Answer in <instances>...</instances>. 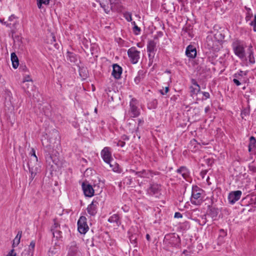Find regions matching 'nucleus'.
<instances>
[{"mask_svg":"<svg viewBox=\"0 0 256 256\" xmlns=\"http://www.w3.org/2000/svg\"><path fill=\"white\" fill-rule=\"evenodd\" d=\"M42 145L44 148L45 158L47 162L50 164L52 162L54 164L58 166L59 160L56 154L57 152L54 153V148L60 144V136L58 131L53 129L50 132V135L46 134L42 136Z\"/></svg>","mask_w":256,"mask_h":256,"instance_id":"obj_1","label":"nucleus"},{"mask_svg":"<svg viewBox=\"0 0 256 256\" xmlns=\"http://www.w3.org/2000/svg\"><path fill=\"white\" fill-rule=\"evenodd\" d=\"M68 249L67 256H81L80 244L76 243V242H71L68 246Z\"/></svg>","mask_w":256,"mask_h":256,"instance_id":"obj_9","label":"nucleus"},{"mask_svg":"<svg viewBox=\"0 0 256 256\" xmlns=\"http://www.w3.org/2000/svg\"><path fill=\"white\" fill-rule=\"evenodd\" d=\"M108 222L110 223H116L118 226L121 224L120 217L117 214H114L110 216L108 219Z\"/></svg>","mask_w":256,"mask_h":256,"instance_id":"obj_23","label":"nucleus"},{"mask_svg":"<svg viewBox=\"0 0 256 256\" xmlns=\"http://www.w3.org/2000/svg\"><path fill=\"white\" fill-rule=\"evenodd\" d=\"M232 46L234 54L239 58L243 60L246 58L245 46L244 44L238 40H234Z\"/></svg>","mask_w":256,"mask_h":256,"instance_id":"obj_3","label":"nucleus"},{"mask_svg":"<svg viewBox=\"0 0 256 256\" xmlns=\"http://www.w3.org/2000/svg\"><path fill=\"white\" fill-rule=\"evenodd\" d=\"M78 56L72 52L68 51L66 52V58L70 62L76 63L78 61Z\"/></svg>","mask_w":256,"mask_h":256,"instance_id":"obj_25","label":"nucleus"},{"mask_svg":"<svg viewBox=\"0 0 256 256\" xmlns=\"http://www.w3.org/2000/svg\"><path fill=\"white\" fill-rule=\"evenodd\" d=\"M34 247H35V242L34 240H32L30 242V244L29 245V246H28V255L32 256V254H33V252L34 251Z\"/></svg>","mask_w":256,"mask_h":256,"instance_id":"obj_31","label":"nucleus"},{"mask_svg":"<svg viewBox=\"0 0 256 256\" xmlns=\"http://www.w3.org/2000/svg\"><path fill=\"white\" fill-rule=\"evenodd\" d=\"M128 55L130 62L132 64H136L140 58V52L136 47L132 46L128 50Z\"/></svg>","mask_w":256,"mask_h":256,"instance_id":"obj_7","label":"nucleus"},{"mask_svg":"<svg viewBox=\"0 0 256 256\" xmlns=\"http://www.w3.org/2000/svg\"><path fill=\"white\" fill-rule=\"evenodd\" d=\"M140 28L138 27V26H135L133 27V32L136 35H138L140 34Z\"/></svg>","mask_w":256,"mask_h":256,"instance_id":"obj_43","label":"nucleus"},{"mask_svg":"<svg viewBox=\"0 0 256 256\" xmlns=\"http://www.w3.org/2000/svg\"><path fill=\"white\" fill-rule=\"evenodd\" d=\"M97 1L105 12L108 14L112 10V4L114 3L116 0H98Z\"/></svg>","mask_w":256,"mask_h":256,"instance_id":"obj_13","label":"nucleus"},{"mask_svg":"<svg viewBox=\"0 0 256 256\" xmlns=\"http://www.w3.org/2000/svg\"><path fill=\"white\" fill-rule=\"evenodd\" d=\"M114 143L116 144L117 146H120L122 148L124 147L126 144L125 142L122 141V140H119L117 142H114Z\"/></svg>","mask_w":256,"mask_h":256,"instance_id":"obj_47","label":"nucleus"},{"mask_svg":"<svg viewBox=\"0 0 256 256\" xmlns=\"http://www.w3.org/2000/svg\"><path fill=\"white\" fill-rule=\"evenodd\" d=\"M185 53L189 58L194 59L196 56V48L193 45L190 44L186 47Z\"/></svg>","mask_w":256,"mask_h":256,"instance_id":"obj_18","label":"nucleus"},{"mask_svg":"<svg viewBox=\"0 0 256 256\" xmlns=\"http://www.w3.org/2000/svg\"><path fill=\"white\" fill-rule=\"evenodd\" d=\"M176 172L182 175V178L187 180L188 178H189L190 172L189 170L185 166H182L178 168Z\"/></svg>","mask_w":256,"mask_h":256,"instance_id":"obj_21","label":"nucleus"},{"mask_svg":"<svg viewBox=\"0 0 256 256\" xmlns=\"http://www.w3.org/2000/svg\"><path fill=\"white\" fill-rule=\"evenodd\" d=\"M82 189L84 194L87 197H92L94 194V190L90 184L84 182L82 185Z\"/></svg>","mask_w":256,"mask_h":256,"instance_id":"obj_15","label":"nucleus"},{"mask_svg":"<svg viewBox=\"0 0 256 256\" xmlns=\"http://www.w3.org/2000/svg\"><path fill=\"white\" fill-rule=\"evenodd\" d=\"M201 218H202V220H206L207 222V220H206V214H203L202 216H201Z\"/></svg>","mask_w":256,"mask_h":256,"instance_id":"obj_62","label":"nucleus"},{"mask_svg":"<svg viewBox=\"0 0 256 256\" xmlns=\"http://www.w3.org/2000/svg\"><path fill=\"white\" fill-rule=\"evenodd\" d=\"M168 91H169V88L168 86H166L165 88V92H164L163 90H160V93L161 94L164 95L165 94L168 93Z\"/></svg>","mask_w":256,"mask_h":256,"instance_id":"obj_51","label":"nucleus"},{"mask_svg":"<svg viewBox=\"0 0 256 256\" xmlns=\"http://www.w3.org/2000/svg\"><path fill=\"white\" fill-rule=\"evenodd\" d=\"M112 170L114 172H116L118 173H120L122 171V168H120L118 164H116L114 167L112 168Z\"/></svg>","mask_w":256,"mask_h":256,"instance_id":"obj_46","label":"nucleus"},{"mask_svg":"<svg viewBox=\"0 0 256 256\" xmlns=\"http://www.w3.org/2000/svg\"><path fill=\"white\" fill-rule=\"evenodd\" d=\"M248 168L250 171L252 172H256V166L252 164H250L249 165Z\"/></svg>","mask_w":256,"mask_h":256,"instance_id":"obj_49","label":"nucleus"},{"mask_svg":"<svg viewBox=\"0 0 256 256\" xmlns=\"http://www.w3.org/2000/svg\"><path fill=\"white\" fill-rule=\"evenodd\" d=\"M130 243L134 245V246H136L137 244V240H136V238L134 236L132 235L130 236Z\"/></svg>","mask_w":256,"mask_h":256,"instance_id":"obj_38","label":"nucleus"},{"mask_svg":"<svg viewBox=\"0 0 256 256\" xmlns=\"http://www.w3.org/2000/svg\"><path fill=\"white\" fill-rule=\"evenodd\" d=\"M242 194V192L240 190L232 191L230 192L228 196V200L230 204H235L240 199Z\"/></svg>","mask_w":256,"mask_h":256,"instance_id":"obj_14","label":"nucleus"},{"mask_svg":"<svg viewBox=\"0 0 256 256\" xmlns=\"http://www.w3.org/2000/svg\"><path fill=\"white\" fill-rule=\"evenodd\" d=\"M156 42L153 40H150L148 42L146 50L148 52V66H150L153 62L156 52Z\"/></svg>","mask_w":256,"mask_h":256,"instance_id":"obj_5","label":"nucleus"},{"mask_svg":"<svg viewBox=\"0 0 256 256\" xmlns=\"http://www.w3.org/2000/svg\"><path fill=\"white\" fill-rule=\"evenodd\" d=\"M191 83L194 86L196 87L200 86V85L197 82L196 80L194 78L191 79Z\"/></svg>","mask_w":256,"mask_h":256,"instance_id":"obj_52","label":"nucleus"},{"mask_svg":"<svg viewBox=\"0 0 256 256\" xmlns=\"http://www.w3.org/2000/svg\"><path fill=\"white\" fill-rule=\"evenodd\" d=\"M50 3V0H37V5L38 8H41L42 4L48 5Z\"/></svg>","mask_w":256,"mask_h":256,"instance_id":"obj_35","label":"nucleus"},{"mask_svg":"<svg viewBox=\"0 0 256 256\" xmlns=\"http://www.w3.org/2000/svg\"><path fill=\"white\" fill-rule=\"evenodd\" d=\"M15 118H14V114H12V116H9L8 118V122H9L12 126H13Z\"/></svg>","mask_w":256,"mask_h":256,"instance_id":"obj_39","label":"nucleus"},{"mask_svg":"<svg viewBox=\"0 0 256 256\" xmlns=\"http://www.w3.org/2000/svg\"><path fill=\"white\" fill-rule=\"evenodd\" d=\"M219 213L218 209L212 206H208L207 214L210 216L213 220H218V214Z\"/></svg>","mask_w":256,"mask_h":256,"instance_id":"obj_20","label":"nucleus"},{"mask_svg":"<svg viewBox=\"0 0 256 256\" xmlns=\"http://www.w3.org/2000/svg\"><path fill=\"white\" fill-rule=\"evenodd\" d=\"M216 42H222L224 38V36L218 32H216L212 36Z\"/></svg>","mask_w":256,"mask_h":256,"instance_id":"obj_30","label":"nucleus"},{"mask_svg":"<svg viewBox=\"0 0 256 256\" xmlns=\"http://www.w3.org/2000/svg\"><path fill=\"white\" fill-rule=\"evenodd\" d=\"M206 221L205 220H202V222H200L199 224L200 225V226H204L206 223Z\"/></svg>","mask_w":256,"mask_h":256,"instance_id":"obj_64","label":"nucleus"},{"mask_svg":"<svg viewBox=\"0 0 256 256\" xmlns=\"http://www.w3.org/2000/svg\"><path fill=\"white\" fill-rule=\"evenodd\" d=\"M210 110V107L209 106H207L206 107L205 109H204V112L205 113H208Z\"/></svg>","mask_w":256,"mask_h":256,"instance_id":"obj_63","label":"nucleus"},{"mask_svg":"<svg viewBox=\"0 0 256 256\" xmlns=\"http://www.w3.org/2000/svg\"><path fill=\"white\" fill-rule=\"evenodd\" d=\"M158 102L157 100L153 99L148 103V106L150 108H156L157 107Z\"/></svg>","mask_w":256,"mask_h":256,"instance_id":"obj_36","label":"nucleus"},{"mask_svg":"<svg viewBox=\"0 0 256 256\" xmlns=\"http://www.w3.org/2000/svg\"><path fill=\"white\" fill-rule=\"evenodd\" d=\"M163 36V32L161 31L158 32H156V35L155 36L154 38H160Z\"/></svg>","mask_w":256,"mask_h":256,"instance_id":"obj_54","label":"nucleus"},{"mask_svg":"<svg viewBox=\"0 0 256 256\" xmlns=\"http://www.w3.org/2000/svg\"><path fill=\"white\" fill-rule=\"evenodd\" d=\"M56 248H51L48 252V256H54V255L57 252Z\"/></svg>","mask_w":256,"mask_h":256,"instance_id":"obj_41","label":"nucleus"},{"mask_svg":"<svg viewBox=\"0 0 256 256\" xmlns=\"http://www.w3.org/2000/svg\"><path fill=\"white\" fill-rule=\"evenodd\" d=\"M32 81V79L30 78V76H26L24 78L23 80V82H30Z\"/></svg>","mask_w":256,"mask_h":256,"instance_id":"obj_59","label":"nucleus"},{"mask_svg":"<svg viewBox=\"0 0 256 256\" xmlns=\"http://www.w3.org/2000/svg\"><path fill=\"white\" fill-rule=\"evenodd\" d=\"M138 102L135 98H132L130 102L129 112L131 114V116L136 118L140 114V110L138 107Z\"/></svg>","mask_w":256,"mask_h":256,"instance_id":"obj_10","label":"nucleus"},{"mask_svg":"<svg viewBox=\"0 0 256 256\" xmlns=\"http://www.w3.org/2000/svg\"><path fill=\"white\" fill-rule=\"evenodd\" d=\"M30 154H31L32 156H33V158H32L38 159V157L36 156V150H34V148H32Z\"/></svg>","mask_w":256,"mask_h":256,"instance_id":"obj_50","label":"nucleus"},{"mask_svg":"<svg viewBox=\"0 0 256 256\" xmlns=\"http://www.w3.org/2000/svg\"><path fill=\"white\" fill-rule=\"evenodd\" d=\"M248 145L250 146H252L253 148H256V140L255 138L253 136H251L250 138V143Z\"/></svg>","mask_w":256,"mask_h":256,"instance_id":"obj_37","label":"nucleus"},{"mask_svg":"<svg viewBox=\"0 0 256 256\" xmlns=\"http://www.w3.org/2000/svg\"><path fill=\"white\" fill-rule=\"evenodd\" d=\"M159 172H155L150 170H142V171L138 172L136 175L140 178H152L154 175L159 174Z\"/></svg>","mask_w":256,"mask_h":256,"instance_id":"obj_17","label":"nucleus"},{"mask_svg":"<svg viewBox=\"0 0 256 256\" xmlns=\"http://www.w3.org/2000/svg\"><path fill=\"white\" fill-rule=\"evenodd\" d=\"M111 148L108 146L104 147L100 152L101 156L104 161L106 164H110L111 167L112 166L110 164L112 160Z\"/></svg>","mask_w":256,"mask_h":256,"instance_id":"obj_12","label":"nucleus"},{"mask_svg":"<svg viewBox=\"0 0 256 256\" xmlns=\"http://www.w3.org/2000/svg\"><path fill=\"white\" fill-rule=\"evenodd\" d=\"M145 76V72L142 70H140L138 72L137 76L134 78V82L138 84L144 78Z\"/></svg>","mask_w":256,"mask_h":256,"instance_id":"obj_28","label":"nucleus"},{"mask_svg":"<svg viewBox=\"0 0 256 256\" xmlns=\"http://www.w3.org/2000/svg\"><path fill=\"white\" fill-rule=\"evenodd\" d=\"M6 256H16V254L14 252V249H12L8 252Z\"/></svg>","mask_w":256,"mask_h":256,"instance_id":"obj_53","label":"nucleus"},{"mask_svg":"<svg viewBox=\"0 0 256 256\" xmlns=\"http://www.w3.org/2000/svg\"><path fill=\"white\" fill-rule=\"evenodd\" d=\"M178 2H181L183 5L187 4L188 0H178Z\"/></svg>","mask_w":256,"mask_h":256,"instance_id":"obj_61","label":"nucleus"},{"mask_svg":"<svg viewBox=\"0 0 256 256\" xmlns=\"http://www.w3.org/2000/svg\"><path fill=\"white\" fill-rule=\"evenodd\" d=\"M16 18V16L14 14H12L8 18V21L12 22H14V20Z\"/></svg>","mask_w":256,"mask_h":256,"instance_id":"obj_58","label":"nucleus"},{"mask_svg":"<svg viewBox=\"0 0 256 256\" xmlns=\"http://www.w3.org/2000/svg\"><path fill=\"white\" fill-rule=\"evenodd\" d=\"M53 235L54 237H56V238H60L62 237V232L58 230H56L52 232Z\"/></svg>","mask_w":256,"mask_h":256,"instance_id":"obj_42","label":"nucleus"},{"mask_svg":"<svg viewBox=\"0 0 256 256\" xmlns=\"http://www.w3.org/2000/svg\"><path fill=\"white\" fill-rule=\"evenodd\" d=\"M247 54H248V57L249 62L251 64H254L255 62V60L254 56L252 47L251 45L248 48Z\"/></svg>","mask_w":256,"mask_h":256,"instance_id":"obj_26","label":"nucleus"},{"mask_svg":"<svg viewBox=\"0 0 256 256\" xmlns=\"http://www.w3.org/2000/svg\"><path fill=\"white\" fill-rule=\"evenodd\" d=\"M250 107L244 108L241 112V116L242 118H245L248 116L250 115Z\"/></svg>","mask_w":256,"mask_h":256,"instance_id":"obj_32","label":"nucleus"},{"mask_svg":"<svg viewBox=\"0 0 256 256\" xmlns=\"http://www.w3.org/2000/svg\"><path fill=\"white\" fill-rule=\"evenodd\" d=\"M202 93L204 96V98H202V100H206L210 98V94L208 92H202Z\"/></svg>","mask_w":256,"mask_h":256,"instance_id":"obj_48","label":"nucleus"},{"mask_svg":"<svg viewBox=\"0 0 256 256\" xmlns=\"http://www.w3.org/2000/svg\"><path fill=\"white\" fill-rule=\"evenodd\" d=\"M249 24L253 27V30L256 32V15L254 16V20L251 21Z\"/></svg>","mask_w":256,"mask_h":256,"instance_id":"obj_40","label":"nucleus"},{"mask_svg":"<svg viewBox=\"0 0 256 256\" xmlns=\"http://www.w3.org/2000/svg\"><path fill=\"white\" fill-rule=\"evenodd\" d=\"M122 69L118 64H114L112 65V75L116 80H118L121 77Z\"/></svg>","mask_w":256,"mask_h":256,"instance_id":"obj_19","label":"nucleus"},{"mask_svg":"<svg viewBox=\"0 0 256 256\" xmlns=\"http://www.w3.org/2000/svg\"><path fill=\"white\" fill-rule=\"evenodd\" d=\"M252 16H253V14H252V12H246V18H245L246 20V22L250 20Z\"/></svg>","mask_w":256,"mask_h":256,"instance_id":"obj_45","label":"nucleus"},{"mask_svg":"<svg viewBox=\"0 0 256 256\" xmlns=\"http://www.w3.org/2000/svg\"><path fill=\"white\" fill-rule=\"evenodd\" d=\"M161 185L156 183L150 184L147 190V194L151 196L159 198L161 194Z\"/></svg>","mask_w":256,"mask_h":256,"instance_id":"obj_8","label":"nucleus"},{"mask_svg":"<svg viewBox=\"0 0 256 256\" xmlns=\"http://www.w3.org/2000/svg\"><path fill=\"white\" fill-rule=\"evenodd\" d=\"M174 218H182V215L179 212H176L174 214Z\"/></svg>","mask_w":256,"mask_h":256,"instance_id":"obj_55","label":"nucleus"},{"mask_svg":"<svg viewBox=\"0 0 256 256\" xmlns=\"http://www.w3.org/2000/svg\"><path fill=\"white\" fill-rule=\"evenodd\" d=\"M247 75V72L239 70L232 76L234 78L233 82L236 86H240L242 84L246 83V80L245 76Z\"/></svg>","mask_w":256,"mask_h":256,"instance_id":"obj_6","label":"nucleus"},{"mask_svg":"<svg viewBox=\"0 0 256 256\" xmlns=\"http://www.w3.org/2000/svg\"><path fill=\"white\" fill-rule=\"evenodd\" d=\"M204 190L197 186H193L192 190L191 202L194 205H200L203 202Z\"/></svg>","mask_w":256,"mask_h":256,"instance_id":"obj_2","label":"nucleus"},{"mask_svg":"<svg viewBox=\"0 0 256 256\" xmlns=\"http://www.w3.org/2000/svg\"><path fill=\"white\" fill-rule=\"evenodd\" d=\"M0 22L2 24L5 25L6 27L8 28H11V25L12 24V23H8L7 22L5 21L4 18H0Z\"/></svg>","mask_w":256,"mask_h":256,"instance_id":"obj_44","label":"nucleus"},{"mask_svg":"<svg viewBox=\"0 0 256 256\" xmlns=\"http://www.w3.org/2000/svg\"><path fill=\"white\" fill-rule=\"evenodd\" d=\"M206 42L208 48H209V49L214 48L216 44V42L214 39V40L213 39L212 36L210 34L208 35L206 37Z\"/></svg>","mask_w":256,"mask_h":256,"instance_id":"obj_22","label":"nucleus"},{"mask_svg":"<svg viewBox=\"0 0 256 256\" xmlns=\"http://www.w3.org/2000/svg\"><path fill=\"white\" fill-rule=\"evenodd\" d=\"M121 138H122V140L124 142V140H128L130 139L129 136L126 134H123L121 136Z\"/></svg>","mask_w":256,"mask_h":256,"instance_id":"obj_57","label":"nucleus"},{"mask_svg":"<svg viewBox=\"0 0 256 256\" xmlns=\"http://www.w3.org/2000/svg\"><path fill=\"white\" fill-rule=\"evenodd\" d=\"M11 60L13 68L16 69L18 66L19 62L18 58L14 52L11 54Z\"/></svg>","mask_w":256,"mask_h":256,"instance_id":"obj_27","label":"nucleus"},{"mask_svg":"<svg viewBox=\"0 0 256 256\" xmlns=\"http://www.w3.org/2000/svg\"><path fill=\"white\" fill-rule=\"evenodd\" d=\"M27 166L29 172L30 173V180L31 182L36 175V174L40 170L38 159L30 158L27 162Z\"/></svg>","mask_w":256,"mask_h":256,"instance_id":"obj_4","label":"nucleus"},{"mask_svg":"<svg viewBox=\"0 0 256 256\" xmlns=\"http://www.w3.org/2000/svg\"><path fill=\"white\" fill-rule=\"evenodd\" d=\"M144 122V121L143 120H142L140 119H138V126L136 128V131L137 132L138 130V127L139 126H142Z\"/></svg>","mask_w":256,"mask_h":256,"instance_id":"obj_56","label":"nucleus"},{"mask_svg":"<svg viewBox=\"0 0 256 256\" xmlns=\"http://www.w3.org/2000/svg\"><path fill=\"white\" fill-rule=\"evenodd\" d=\"M124 18L128 22L132 21V13L128 12H125L123 14Z\"/></svg>","mask_w":256,"mask_h":256,"instance_id":"obj_34","label":"nucleus"},{"mask_svg":"<svg viewBox=\"0 0 256 256\" xmlns=\"http://www.w3.org/2000/svg\"><path fill=\"white\" fill-rule=\"evenodd\" d=\"M22 236V231H18L16 236L14 240L12 246L14 248L15 246L18 245L20 242V238Z\"/></svg>","mask_w":256,"mask_h":256,"instance_id":"obj_29","label":"nucleus"},{"mask_svg":"<svg viewBox=\"0 0 256 256\" xmlns=\"http://www.w3.org/2000/svg\"><path fill=\"white\" fill-rule=\"evenodd\" d=\"M20 68L22 69V70L24 72H27L28 70V68H26V66H20Z\"/></svg>","mask_w":256,"mask_h":256,"instance_id":"obj_60","label":"nucleus"},{"mask_svg":"<svg viewBox=\"0 0 256 256\" xmlns=\"http://www.w3.org/2000/svg\"><path fill=\"white\" fill-rule=\"evenodd\" d=\"M86 216H81L78 221V230L81 234H85L89 230Z\"/></svg>","mask_w":256,"mask_h":256,"instance_id":"obj_11","label":"nucleus"},{"mask_svg":"<svg viewBox=\"0 0 256 256\" xmlns=\"http://www.w3.org/2000/svg\"><path fill=\"white\" fill-rule=\"evenodd\" d=\"M190 93L192 95H196L198 92H200V86L194 88L193 86H190Z\"/></svg>","mask_w":256,"mask_h":256,"instance_id":"obj_33","label":"nucleus"},{"mask_svg":"<svg viewBox=\"0 0 256 256\" xmlns=\"http://www.w3.org/2000/svg\"><path fill=\"white\" fill-rule=\"evenodd\" d=\"M227 235V232L224 229L219 230V235L218 238V244L221 245L224 242V238Z\"/></svg>","mask_w":256,"mask_h":256,"instance_id":"obj_24","label":"nucleus"},{"mask_svg":"<svg viewBox=\"0 0 256 256\" xmlns=\"http://www.w3.org/2000/svg\"><path fill=\"white\" fill-rule=\"evenodd\" d=\"M97 199L98 198L94 199L87 208L88 213L92 216H94L97 213V208L98 204Z\"/></svg>","mask_w":256,"mask_h":256,"instance_id":"obj_16","label":"nucleus"}]
</instances>
